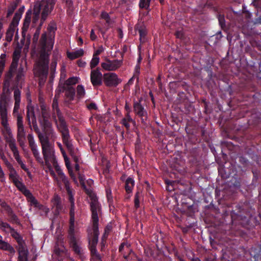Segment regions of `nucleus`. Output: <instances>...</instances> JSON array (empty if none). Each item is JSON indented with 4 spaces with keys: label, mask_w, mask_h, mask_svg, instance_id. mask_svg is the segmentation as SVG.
<instances>
[{
    "label": "nucleus",
    "mask_w": 261,
    "mask_h": 261,
    "mask_svg": "<svg viewBox=\"0 0 261 261\" xmlns=\"http://www.w3.org/2000/svg\"><path fill=\"white\" fill-rule=\"evenodd\" d=\"M56 4V0H42L37 2L34 7L41 13L40 22L33 35L32 45L38 55L33 68L35 77L38 78L41 86L47 78L48 72L49 57L54 44L56 25L54 22L49 23L47 31L41 34L38 41L41 27L50 14Z\"/></svg>",
    "instance_id": "obj_1"
},
{
    "label": "nucleus",
    "mask_w": 261,
    "mask_h": 261,
    "mask_svg": "<svg viewBox=\"0 0 261 261\" xmlns=\"http://www.w3.org/2000/svg\"><path fill=\"white\" fill-rule=\"evenodd\" d=\"M20 102V101H15L13 115L16 118L17 140L19 145L21 147H23L25 145L26 132L24 129L23 117L19 113Z\"/></svg>",
    "instance_id": "obj_2"
},
{
    "label": "nucleus",
    "mask_w": 261,
    "mask_h": 261,
    "mask_svg": "<svg viewBox=\"0 0 261 261\" xmlns=\"http://www.w3.org/2000/svg\"><path fill=\"white\" fill-rule=\"evenodd\" d=\"M10 98L9 94L2 92L0 97V119L1 125L5 129L10 131L8 123V110L9 107Z\"/></svg>",
    "instance_id": "obj_3"
},
{
    "label": "nucleus",
    "mask_w": 261,
    "mask_h": 261,
    "mask_svg": "<svg viewBox=\"0 0 261 261\" xmlns=\"http://www.w3.org/2000/svg\"><path fill=\"white\" fill-rule=\"evenodd\" d=\"M61 134L62 142L66 146L69 154L75 163H79L81 160L80 154L77 148L72 145V140L69 135L68 128L59 131Z\"/></svg>",
    "instance_id": "obj_4"
},
{
    "label": "nucleus",
    "mask_w": 261,
    "mask_h": 261,
    "mask_svg": "<svg viewBox=\"0 0 261 261\" xmlns=\"http://www.w3.org/2000/svg\"><path fill=\"white\" fill-rule=\"evenodd\" d=\"M89 241V248L90 250L92 259L94 261H101L100 255L97 252L96 245L98 242L99 229H87Z\"/></svg>",
    "instance_id": "obj_5"
},
{
    "label": "nucleus",
    "mask_w": 261,
    "mask_h": 261,
    "mask_svg": "<svg viewBox=\"0 0 261 261\" xmlns=\"http://www.w3.org/2000/svg\"><path fill=\"white\" fill-rule=\"evenodd\" d=\"M16 70V63L14 62L10 65L9 71L5 75L3 83V92L10 95L11 89H15L19 86L15 79L13 80V76Z\"/></svg>",
    "instance_id": "obj_6"
},
{
    "label": "nucleus",
    "mask_w": 261,
    "mask_h": 261,
    "mask_svg": "<svg viewBox=\"0 0 261 261\" xmlns=\"http://www.w3.org/2000/svg\"><path fill=\"white\" fill-rule=\"evenodd\" d=\"M10 230L11 236L17 243V250L19 254L18 261H29V251L22 237L16 231V229H10Z\"/></svg>",
    "instance_id": "obj_7"
},
{
    "label": "nucleus",
    "mask_w": 261,
    "mask_h": 261,
    "mask_svg": "<svg viewBox=\"0 0 261 261\" xmlns=\"http://www.w3.org/2000/svg\"><path fill=\"white\" fill-rule=\"evenodd\" d=\"M90 210L92 213V223L93 228H98L99 219L102 216L101 206L98 201L97 197L94 194H91Z\"/></svg>",
    "instance_id": "obj_8"
},
{
    "label": "nucleus",
    "mask_w": 261,
    "mask_h": 261,
    "mask_svg": "<svg viewBox=\"0 0 261 261\" xmlns=\"http://www.w3.org/2000/svg\"><path fill=\"white\" fill-rule=\"evenodd\" d=\"M41 145L42 153L45 161V164H48L51 162L53 165L58 163L56 159L53 147L47 139L43 137L39 139Z\"/></svg>",
    "instance_id": "obj_9"
},
{
    "label": "nucleus",
    "mask_w": 261,
    "mask_h": 261,
    "mask_svg": "<svg viewBox=\"0 0 261 261\" xmlns=\"http://www.w3.org/2000/svg\"><path fill=\"white\" fill-rule=\"evenodd\" d=\"M77 229H68V238L70 247L74 253L77 255L82 254L81 248L79 245L80 234Z\"/></svg>",
    "instance_id": "obj_10"
},
{
    "label": "nucleus",
    "mask_w": 261,
    "mask_h": 261,
    "mask_svg": "<svg viewBox=\"0 0 261 261\" xmlns=\"http://www.w3.org/2000/svg\"><path fill=\"white\" fill-rule=\"evenodd\" d=\"M62 236L58 237L54 248L55 255L58 261H67L68 260L67 251L62 245Z\"/></svg>",
    "instance_id": "obj_11"
},
{
    "label": "nucleus",
    "mask_w": 261,
    "mask_h": 261,
    "mask_svg": "<svg viewBox=\"0 0 261 261\" xmlns=\"http://www.w3.org/2000/svg\"><path fill=\"white\" fill-rule=\"evenodd\" d=\"M52 108L54 111V114H56L58 118L59 123L57 124V127L59 131L67 128L66 123L58 107V96L56 95L52 103Z\"/></svg>",
    "instance_id": "obj_12"
},
{
    "label": "nucleus",
    "mask_w": 261,
    "mask_h": 261,
    "mask_svg": "<svg viewBox=\"0 0 261 261\" xmlns=\"http://www.w3.org/2000/svg\"><path fill=\"white\" fill-rule=\"evenodd\" d=\"M9 147L10 149H11V151L13 153V156L18 163V164L20 166L21 168L24 170L25 171H27L28 174H29V169L27 168L25 165L22 162L20 155L19 152L18 150V148L16 146V144L15 143V140L14 139H10L8 141Z\"/></svg>",
    "instance_id": "obj_13"
},
{
    "label": "nucleus",
    "mask_w": 261,
    "mask_h": 261,
    "mask_svg": "<svg viewBox=\"0 0 261 261\" xmlns=\"http://www.w3.org/2000/svg\"><path fill=\"white\" fill-rule=\"evenodd\" d=\"M55 170L58 173V177H56V179L59 185L61 181H62L64 185L67 194H70L72 192V189L70 187L69 182L66 176L62 172L60 167L58 165V163L53 165Z\"/></svg>",
    "instance_id": "obj_14"
},
{
    "label": "nucleus",
    "mask_w": 261,
    "mask_h": 261,
    "mask_svg": "<svg viewBox=\"0 0 261 261\" xmlns=\"http://www.w3.org/2000/svg\"><path fill=\"white\" fill-rule=\"evenodd\" d=\"M43 129L44 134H42V137L44 139H47L48 141L51 140L55 141L57 138L56 133L52 127L51 124L49 121H46L42 125H40Z\"/></svg>",
    "instance_id": "obj_15"
},
{
    "label": "nucleus",
    "mask_w": 261,
    "mask_h": 261,
    "mask_svg": "<svg viewBox=\"0 0 261 261\" xmlns=\"http://www.w3.org/2000/svg\"><path fill=\"white\" fill-rule=\"evenodd\" d=\"M103 81L107 87H116L122 81L114 72H108L103 74Z\"/></svg>",
    "instance_id": "obj_16"
},
{
    "label": "nucleus",
    "mask_w": 261,
    "mask_h": 261,
    "mask_svg": "<svg viewBox=\"0 0 261 261\" xmlns=\"http://www.w3.org/2000/svg\"><path fill=\"white\" fill-rule=\"evenodd\" d=\"M122 60H110L106 59L105 62L101 63V67L106 71H115L118 69L122 65Z\"/></svg>",
    "instance_id": "obj_17"
},
{
    "label": "nucleus",
    "mask_w": 261,
    "mask_h": 261,
    "mask_svg": "<svg viewBox=\"0 0 261 261\" xmlns=\"http://www.w3.org/2000/svg\"><path fill=\"white\" fill-rule=\"evenodd\" d=\"M102 79L103 75L98 68L91 70L90 80L94 87L101 86L102 83Z\"/></svg>",
    "instance_id": "obj_18"
},
{
    "label": "nucleus",
    "mask_w": 261,
    "mask_h": 261,
    "mask_svg": "<svg viewBox=\"0 0 261 261\" xmlns=\"http://www.w3.org/2000/svg\"><path fill=\"white\" fill-rule=\"evenodd\" d=\"M51 202L53 208H55L54 215L57 216L63 210L61 198L58 195L55 194L51 199Z\"/></svg>",
    "instance_id": "obj_19"
},
{
    "label": "nucleus",
    "mask_w": 261,
    "mask_h": 261,
    "mask_svg": "<svg viewBox=\"0 0 261 261\" xmlns=\"http://www.w3.org/2000/svg\"><path fill=\"white\" fill-rule=\"evenodd\" d=\"M68 200L70 203V227L69 228H73L74 224V216H75V205L74 199L73 197V193L68 194Z\"/></svg>",
    "instance_id": "obj_20"
},
{
    "label": "nucleus",
    "mask_w": 261,
    "mask_h": 261,
    "mask_svg": "<svg viewBox=\"0 0 261 261\" xmlns=\"http://www.w3.org/2000/svg\"><path fill=\"white\" fill-rule=\"evenodd\" d=\"M134 111L135 114L141 118L142 122L146 120L147 113L140 102L134 103Z\"/></svg>",
    "instance_id": "obj_21"
},
{
    "label": "nucleus",
    "mask_w": 261,
    "mask_h": 261,
    "mask_svg": "<svg viewBox=\"0 0 261 261\" xmlns=\"http://www.w3.org/2000/svg\"><path fill=\"white\" fill-rule=\"evenodd\" d=\"M63 89L65 91V103L67 105L70 103V102L72 101L75 97V89L72 86H63Z\"/></svg>",
    "instance_id": "obj_22"
},
{
    "label": "nucleus",
    "mask_w": 261,
    "mask_h": 261,
    "mask_svg": "<svg viewBox=\"0 0 261 261\" xmlns=\"http://www.w3.org/2000/svg\"><path fill=\"white\" fill-rule=\"evenodd\" d=\"M40 107L41 116V118L39 119V121L40 125H42L46 121H49L48 119L50 117V115L46 106L44 103H41Z\"/></svg>",
    "instance_id": "obj_23"
},
{
    "label": "nucleus",
    "mask_w": 261,
    "mask_h": 261,
    "mask_svg": "<svg viewBox=\"0 0 261 261\" xmlns=\"http://www.w3.org/2000/svg\"><path fill=\"white\" fill-rule=\"evenodd\" d=\"M26 119L28 121V125L30 127H31V121L36 119L33 107H27Z\"/></svg>",
    "instance_id": "obj_24"
},
{
    "label": "nucleus",
    "mask_w": 261,
    "mask_h": 261,
    "mask_svg": "<svg viewBox=\"0 0 261 261\" xmlns=\"http://www.w3.org/2000/svg\"><path fill=\"white\" fill-rule=\"evenodd\" d=\"M0 249L8 251L12 255H14L15 253L14 248L8 243L3 241L2 239H0Z\"/></svg>",
    "instance_id": "obj_25"
},
{
    "label": "nucleus",
    "mask_w": 261,
    "mask_h": 261,
    "mask_svg": "<svg viewBox=\"0 0 261 261\" xmlns=\"http://www.w3.org/2000/svg\"><path fill=\"white\" fill-rule=\"evenodd\" d=\"M61 153H62V155H63V156L64 157V159L65 160L66 166H67V168L69 170V174H70V175L71 177L72 178L73 181L75 184H77V179L76 178V177H75V175L73 174V173H72V171L70 169L69 160H68V157H67V156L66 155L65 151V150H62L61 151Z\"/></svg>",
    "instance_id": "obj_26"
},
{
    "label": "nucleus",
    "mask_w": 261,
    "mask_h": 261,
    "mask_svg": "<svg viewBox=\"0 0 261 261\" xmlns=\"http://www.w3.org/2000/svg\"><path fill=\"white\" fill-rule=\"evenodd\" d=\"M16 73V77L15 78V80L18 84V85L21 84L22 82L23 81L24 73V69L22 67H20L18 69L15 71Z\"/></svg>",
    "instance_id": "obj_27"
},
{
    "label": "nucleus",
    "mask_w": 261,
    "mask_h": 261,
    "mask_svg": "<svg viewBox=\"0 0 261 261\" xmlns=\"http://www.w3.org/2000/svg\"><path fill=\"white\" fill-rule=\"evenodd\" d=\"M84 51L83 49H80L74 51L67 52V57L70 60H74L84 55Z\"/></svg>",
    "instance_id": "obj_28"
},
{
    "label": "nucleus",
    "mask_w": 261,
    "mask_h": 261,
    "mask_svg": "<svg viewBox=\"0 0 261 261\" xmlns=\"http://www.w3.org/2000/svg\"><path fill=\"white\" fill-rule=\"evenodd\" d=\"M134 186V180L130 177H128L125 181V189L127 194H130L132 192Z\"/></svg>",
    "instance_id": "obj_29"
},
{
    "label": "nucleus",
    "mask_w": 261,
    "mask_h": 261,
    "mask_svg": "<svg viewBox=\"0 0 261 261\" xmlns=\"http://www.w3.org/2000/svg\"><path fill=\"white\" fill-rule=\"evenodd\" d=\"M129 111H128L125 118H123L121 120V123L123 125H124L127 129H129L130 125L129 123L133 121L132 118H131L129 114Z\"/></svg>",
    "instance_id": "obj_30"
},
{
    "label": "nucleus",
    "mask_w": 261,
    "mask_h": 261,
    "mask_svg": "<svg viewBox=\"0 0 261 261\" xmlns=\"http://www.w3.org/2000/svg\"><path fill=\"white\" fill-rule=\"evenodd\" d=\"M15 27H14L13 25H10L7 31L6 34V39L7 41L10 42L12 40V38L15 32Z\"/></svg>",
    "instance_id": "obj_31"
},
{
    "label": "nucleus",
    "mask_w": 261,
    "mask_h": 261,
    "mask_svg": "<svg viewBox=\"0 0 261 261\" xmlns=\"http://www.w3.org/2000/svg\"><path fill=\"white\" fill-rule=\"evenodd\" d=\"M32 125L34 132L37 134L38 139L42 138V133L40 132L39 128L38 126L36 119L31 121V126ZM31 129L32 127H30Z\"/></svg>",
    "instance_id": "obj_32"
},
{
    "label": "nucleus",
    "mask_w": 261,
    "mask_h": 261,
    "mask_svg": "<svg viewBox=\"0 0 261 261\" xmlns=\"http://www.w3.org/2000/svg\"><path fill=\"white\" fill-rule=\"evenodd\" d=\"M31 150L32 151L34 156L35 158L38 162L41 164H43V160L40 157L39 152L37 149V146L31 148Z\"/></svg>",
    "instance_id": "obj_33"
},
{
    "label": "nucleus",
    "mask_w": 261,
    "mask_h": 261,
    "mask_svg": "<svg viewBox=\"0 0 261 261\" xmlns=\"http://www.w3.org/2000/svg\"><path fill=\"white\" fill-rule=\"evenodd\" d=\"M76 96L77 98L81 99L83 98L85 95L84 87L81 85H78L76 87Z\"/></svg>",
    "instance_id": "obj_34"
},
{
    "label": "nucleus",
    "mask_w": 261,
    "mask_h": 261,
    "mask_svg": "<svg viewBox=\"0 0 261 261\" xmlns=\"http://www.w3.org/2000/svg\"><path fill=\"white\" fill-rule=\"evenodd\" d=\"M40 15L41 16V13L34 7L33 13V19L32 23L35 24L37 23L40 18Z\"/></svg>",
    "instance_id": "obj_35"
},
{
    "label": "nucleus",
    "mask_w": 261,
    "mask_h": 261,
    "mask_svg": "<svg viewBox=\"0 0 261 261\" xmlns=\"http://www.w3.org/2000/svg\"><path fill=\"white\" fill-rule=\"evenodd\" d=\"M27 140L28 141L29 145L30 148L35 147L37 146V145L36 144L34 137L33 136V134L32 133H29L27 135Z\"/></svg>",
    "instance_id": "obj_36"
},
{
    "label": "nucleus",
    "mask_w": 261,
    "mask_h": 261,
    "mask_svg": "<svg viewBox=\"0 0 261 261\" xmlns=\"http://www.w3.org/2000/svg\"><path fill=\"white\" fill-rule=\"evenodd\" d=\"M78 82V79L76 77H72L67 80L63 86L68 87L76 84Z\"/></svg>",
    "instance_id": "obj_37"
},
{
    "label": "nucleus",
    "mask_w": 261,
    "mask_h": 261,
    "mask_svg": "<svg viewBox=\"0 0 261 261\" xmlns=\"http://www.w3.org/2000/svg\"><path fill=\"white\" fill-rule=\"evenodd\" d=\"M17 4L15 3H11L8 7L7 13V17H9L13 13L14 11L17 8Z\"/></svg>",
    "instance_id": "obj_38"
},
{
    "label": "nucleus",
    "mask_w": 261,
    "mask_h": 261,
    "mask_svg": "<svg viewBox=\"0 0 261 261\" xmlns=\"http://www.w3.org/2000/svg\"><path fill=\"white\" fill-rule=\"evenodd\" d=\"M21 17V14L18 13H16L13 17V20L10 25H13L15 27L18 23V21Z\"/></svg>",
    "instance_id": "obj_39"
},
{
    "label": "nucleus",
    "mask_w": 261,
    "mask_h": 261,
    "mask_svg": "<svg viewBox=\"0 0 261 261\" xmlns=\"http://www.w3.org/2000/svg\"><path fill=\"white\" fill-rule=\"evenodd\" d=\"M30 201L31 202V205L34 206L35 207L37 208L38 206H40L42 208H43L42 206V204H40L37 200L33 195L30 197Z\"/></svg>",
    "instance_id": "obj_40"
},
{
    "label": "nucleus",
    "mask_w": 261,
    "mask_h": 261,
    "mask_svg": "<svg viewBox=\"0 0 261 261\" xmlns=\"http://www.w3.org/2000/svg\"><path fill=\"white\" fill-rule=\"evenodd\" d=\"M101 18L104 19L108 25H109L111 23V20L109 14L106 12H102L100 15Z\"/></svg>",
    "instance_id": "obj_41"
},
{
    "label": "nucleus",
    "mask_w": 261,
    "mask_h": 261,
    "mask_svg": "<svg viewBox=\"0 0 261 261\" xmlns=\"http://www.w3.org/2000/svg\"><path fill=\"white\" fill-rule=\"evenodd\" d=\"M99 57H95L93 56V58L90 62V66L91 69L92 70L94 68H95L99 63Z\"/></svg>",
    "instance_id": "obj_42"
},
{
    "label": "nucleus",
    "mask_w": 261,
    "mask_h": 261,
    "mask_svg": "<svg viewBox=\"0 0 261 261\" xmlns=\"http://www.w3.org/2000/svg\"><path fill=\"white\" fill-rule=\"evenodd\" d=\"M141 193L138 191L137 192L135 195L134 198V203H135V207L136 208H138L140 206V197Z\"/></svg>",
    "instance_id": "obj_43"
},
{
    "label": "nucleus",
    "mask_w": 261,
    "mask_h": 261,
    "mask_svg": "<svg viewBox=\"0 0 261 261\" xmlns=\"http://www.w3.org/2000/svg\"><path fill=\"white\" fill-rule=\"evenodd\" d=\"M19 58V53L18 52H17L16 51H15L13 53V60L11 64L12 65L14 62L16 63V69H17V66H18V61Z\"/></svg>",
    "instance_id": "obj_44"
},
{
    "label": "nucleus",
    "mask_w": 261,
    "mask_h": 261,
    "mask_svg": "<svg viewBox=\"0 0 261 261\" xmlns=\"http://www.w3.org/2000/svg\"><path fill=\"white\" fill-rule=\"evenodd\" d=\"M150 0H140L139 6L141 8L147 9L149 6Z\"/></svg>",
    "instance_id": "obj_45"
},
{
    "label": "nucleus",
    "mask_w": 261,
    "mask_h": 261,
    "mask_svg": "<svg viewBox=\"0 0 261 261\" xmlns=\"http://www.w3.org/2000/svg\"><path fill=\"white\" fill-rule=\"evenodd\" d=\"M42 206L43 208H42L40 206H38L37 207V208H38V210L40 211V215L41 216H43V215L47 216V215L48 214V213L49 212V208H47L46 206H44L43 205H42Z\"/></svg>",
    "instance_id": "obj_46"
},
{
    "label": "nucleus",
    "mask_w": 261,
    "mask_h": 261,
    "mask_svg": "<svg viewBox=\"0 0 261 261\" xmlns=\"http://www.w3.org/2000/svg\"><path fill=\"white\" fill-rule=\"evenodd\" d=\"M14 97L15 101H20V91L19 89L17 88L14 89Z\"/></svg>",
    "instance_id": "obj_47"
},
{
    "label": "nucleus",
    "mask_w": 261,
    "mask_h": 261,
    "mask_svg": "<svg viewBox=\"0 0 261 261\" xmlns=\"http://www.w3.org/2000/svg\"><path fill=\"white\" fill-rule=\"evenodd\" d=\"M106 192L108 201L110 204H111L113 202L111 190L110 188H107Z\"/></svg>",
    "instance_id": "obj_48"
},
{
    "label": "nucleus",
    "mask_w": 261,
    "mask_h": 261,
    "mask_svg": "<svg viewBox=\"0 0 261 261\" xmlns=\"http://www.w3.org/2000/svg\"><path fill=\"white\" fill-rule=\"evenodd\" d=\"M2 206L4 208V211H5V212L7 213L8 216H9V215H11L12 213H13L12 208L8 205H7L6 204H3L2 205Z\"/></svg>",
    "instance_id": "obj_49"
},
{
    "label": "nucleus",
    "mask_w": 261,
    "mask_h": 261,
    "mask_svg": "<svg viewBox=\"0 0 261 261\" xmlns=\"http://www.w3.org/2000/svg\"><path fill=\"white\" fill-rule=\"evenodd\" d=\"M8 217H9L10 221L12 223H16V224L18 223L17 217L16 216V215L15 214H14V213H12L11 215H9L8 216Z\"/></svg>",
    "instance_id": "obj_50"
},
{
    "label": "nucleus",
    "mask_w": 261,
    "mask_h": 261,
    "mask_svg": "<svg viewBox=\"0 0 261 261\" xmlns=\"http://www.w3.org/2000/svg\"><path fill=\"white\" fill-rule=\"evenodd\" d=\"M30 25V23H27L23 22V25L22 27V36L23 37H24L25 33L27 31H28V29H29Z\"/></svg>",
    "instance_id": "obj_51"
},
{
    "label": "nucleus",
    "mask_w": 261,
    "mask_h": 261,
    "mask_svg": "<svg viewBox=\"0 0 261 261\" xmlns=\"http://www.w3.org/2000/svg\"><path fill=\"white\" fill-rule=\"evenodd\" d=\"M14 182L16 186L21 191H23L24 189H25V187L22 182L18 181L17 180H14Z\"/></svg>",
    "instance_id": "obj_52"
},
{
    "label": "nucleus",
    "mask_w": 261,
    "mask_h": 261,
    "mask_svg": "<svg viewBox=\"0 0 261 261\" xmlns=\"http://www.w3.org/2000/svg\"><path fill=\"white\" fill-rule=\"evenodd\" d=\"M51 164H52L51 162H48V164H45V165L47 167V168H48L50 174L51 175H52L55 178H56V174H55L54 170H53V169L51 168Z\"/></svg>",
    "instance_id": "obj_53"
},
{
    "label": "nucleus",
    "mask_w": 261,
    "mask_h": 261,
    "mask_svg": "<svg viewBox=\"0 0 261 261\" xmlns=\"http://www.w3.org/2000/svg\"><path fill=\"white\" fill-rule=\"evenodd\" d=\"M4 163L7 168L9 169V170H12V172H14V174H15V170H14V168L13 167L12 165L8 162V161L6 159V160H4Z\"/></svg>",
    "instance_id": "obj_54"
},
{
    "label": "nucleus",
    "mask_w": 261,
    "mask_h": 261,
    "mask_svg": "<svg viewBox=\"0 0 261 261\" xmlns=\"http://www.w3.org/2000/svg\"><path fill=\"white\" fill-rule=\"evenodd\" d=\"M4 163L7 168L9 169V170H12V172H14V174H15V170H14V168L13 167L12 165L8 162V161L6 159V160H4Z\"/></svg>",
    "instance_id": "obj_55"
},
{
    "label": "nucleus",
    "mask_w": 261,
    "mask_h": 261,
    "mask_svg": "<svg viewBox=\"0 0 261 261\" xmlns=\"http://www.w3.org/2000/svg\"><path fill=\"white\" fill-rule=\"evenodd\" d=\"M218 20L219 24H220L222 28L225 26V19L224 16L219 15L218 16Z\"/></svg>",
    "instance_id": "obj_56"
},
{
    "label": "nucleus",
    "mask_w": 261,
    "mask_h": 261,
    "mask_svg": "<svg viewBox=\"0 0 261 261\" xmlns=\"http://www.w3.org/2000/svg\"><path fill=\"white\" fill-rule=\"evenodd\" d=\"M31 20V12H28L26 13L25 19L24 20V22L30 23Z\"/></svg>",
    "instance_id": "obj_57"
},
{
    "label": "nucleus",
    "mask_w": 261,
    "mask_h": 261,
    "mask_svg": "<svg viewBox=\"0 0 261 261\" xmlns=\"http://www.w3.org/2000/svg\"><path fill=\"white\" fill-rule=\"evenodd\" d=\"M0 227L6 228H11L9 225L6 222H4L3 221V220L0 218Z\"/></svg>",
    "instance_id": "obj_58"
},
{
    "label": "nucleus",
    "mask_w": 261,
    "mask_h": 261,
    "mask_svg": "<svg viewBox=\"0 0 261 261\" xmlns=\"http://www.w3.org/2000/svg\"><path fill=\"white\" fill-rule=\"evenodd\" d=\"M139 33L140 35L141 40L142 39V38H144L146 34V31L144 29H139Z\"/></svg>",
    "instance_id": "obj_59"
},
{
    "label": "nucleus",
    "mask_w": 261,
    "mask_h": 261,
    "mask_svg": "<svg viewBox=\"0 0 261 261\" xmlns=\"http://www.w3.org/2000/svg\"><path fill=\"white\" fill-rule=\"evenodd\" d=\"M240 162L244 166H246L248 164V160L244 157H240L239 159Z\"/></svg>",
    "instance_id": "obj_60"
},
{
    "label": "nucleus",
    "mask_w": 261,
    "mask_h": 261,
    "mask_svg": "<svg viewBox=\"0 0 261 261\" xmlns=\"http://www.w3.org/2000/svg\"><path fill=\"white\" fill-rule=\"evenodd\" d=\"M110 230V229H105V232L102 236L101 239H104L105 241L107 240Z\"/></svg>",
    "instance_id": "obj_61"
},
{
    "label": "nucleus",
    "mask_w": 261,
    "mask_h": 261,
    "mask_svg": "<svg viewBox=\"0 0 261 261\" xmlns=\"http://www.w3.org/2000/svg\"><path fill=\"white\" fill-rule=\"evenodd\" d=\"M227 257L228 256L226 253H223L221 257V261H231V259H228Z\"/></svg>",
    "instance_id": "obj_62"
},
{
    "label": "nucleus",
    "mask_w": 261,
    "mask_h": 261,
    "mask_svg": "<svg viewBox=\"0 0 261 261\" xmlns=\"http://www.w3.org/2000/svg\"><path fill=\"white\" fill-rule=\"evenodd\" d=\"M90 39L91 40L94 41L97 39V36L95 35L93 30H92L90 32Z\"/></svg>",
    "instance_id": "obj_63"
},
{
    "label": "nucleus",
    "mask_w": 261,
    "mask_h": 261,
    "mask_svg": "<svg viewBox=\"0 0 261 261\" xmlns=\"http://www.w3.org/2000/svg\"><path fill=\"white\" fill-rule=\"evenodd\" d=\"M88 108L89 110H96L97 108L95 103L91 102L88 106Z\"/></svg>",
    "instance_id": "obj_64"
}]
</instances>
